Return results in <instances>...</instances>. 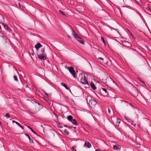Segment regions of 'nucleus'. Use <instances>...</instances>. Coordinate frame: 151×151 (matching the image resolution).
Returning <instances> with one entry per match:
<instances>
[{"mask_svg": "<svg viewBox=\"0 0 151 151\" xmlns=\"http://www.w3.org/2000/svg\"><path fill=\"white\" fill-rule=\"evenodd\" d=\"M106 85L110 88H112V86L116 85V84L114 81L111 78H108L106 79Z\"/></svg>", "mask_w": 151, "mask_h": 151, "instance_id": "1", "label": "nucleus"}, {"mask_svg": "<svg viewBox=\"0 0 151 151\" xmlns=\"http://www.w3.org/2000/svg\"><path fill=\"white\" fill-rule=\"evenodd\" d=\"M67 68L68 70H69V72L72 75L74 78H77V76L76 73L72 67H68Z\"/></svg>", "mask_w": 151, "mask_h": 151, "instance_id": "2", "label": "nucleus"}, {"mask_svg": "<svg viewBox=\"0 0 151 151\" xmlns=\"http://www.w3.org/2000/svg\"><path fill=\"white\" fill-rule=\"evenodd\" d=\"M81 76L82 77V78H81V82L83 84H88V82L86 79L85 75L81 74Z\"/></svg>", "mask_w": 151, "mask_h": 151, "instance_id": "3", "label": "nucleus"}, {"mask_svg": "<svg viewBox=\"0 0 151 151\" xmlns=\"http://www.w3.org/2000/svg\"><path fill=\"white\" fill-rule=\"evenodd\" d=\"M68 119L71 123L75 125H78V123L76 121V120L74 119H73V117L70 115H69L68 116Z\"/></svg>", "mask_w": 151, "mask_h": 151, "instance_id": "4", "label": "nucleus"}, {"mask_svg": "<svg viewBox=\"0 0 151 151\" xmlns=\"http://www.w3.org/2000/svg\"><path fill=\"white\" fill-rule=\"evenodd\" d=\"M122 104L123 106L125 108H127L128 106L133 107V106L131 103H129L128 102L124 100H122Z\"/></svg>", "mask_w": 151, "mask_h": 151, "instance_id": "5", "label": "nucleus"}, {"mask_svg": "<svg viewBox=\"0 0 151 151\" xmlns=\"http://www.w3.org/2000/svg\"><path fill=\"white\" fill-rule=\"evenodd\" d=\"M89 104L91 106L93 107L96 104V102L94 99H91L89 100Z\"/></svg>", "mask_w": 151, "mask_h": 151, "instance_id": "6", "label": "nucleus"}, {"mask_svg": "<svg viewBox=\"0 0 151 151\" xmlns=\"http://www.w3.org/2000/svg\"><path fill=\"white\" fill-rule=\"evenodd\" d=\"M38 58L41 60H45L46 58V55L45 54H40L38 55Z\"/></svg>", "mask_w": 151, "mask_h": 151, "instance_id": "7", "label": "nucleus"}, {"mask_svg": "<svg viewBox=\"0 0 151 151\" xmlns=\"http://www.w3.org/2000/svg\"><path fill=\"white\" fill-rule=\"evenodd\" d=\"M84 147H86L88 148H90L91 147V145L89 142L86 141L85 142V143L84 145Z\"/></svg>", "mask_w": 151, "mask_h": 151, "instance_id": "8", "label": "nucleus"}, {"mask_svg": "<svg viewBox=\"0 0 151 151\" xmlns=\"http://www.w3.org/2000/svg\"><path fill=\"white\" fill-rule=\"evenodd\" d=\"M72 34L75 38L78 39V37H79V35L76 34L74 30H72Z\"/></svg>", "mask_w": 151, "mask_h": 151, "instance_id": "9", "label": "nucleus"}, {"mask_svg": "<svg viewBox=\"0 0 151 151\" xmlns=\"http://www.w3.org/2000/svg\"><path fill=\"white\" fill-rule=\"evenodd\" d=\"M42 47V46L41 45V44L39 43H38L37 44H36L35 46V47L37 50L39 48Z\"/></svg>", "mask_w": 151, "mask_h": 151, "instance_id": "10", "label": "nucleus"}, {"mask_svg": "<svg viewBox=\"0 0 151 151\" xmlns=\"http://www.w3.org/2000/svg\"><path fill=\"white\" fill-rule=\"evenodd\" d=\"M113 149L115 150H119L120 149V147L119 145H115L114 146Z\"/></svg>", "mask_w": 151, "mask_h": 151, "instance_id": "11", "label": "nucleus"}, {"mask_svg": "<svg viewBox=\"0 0 151 151\" xmlns=\"http://www.w3.org/2000/svg\"><path fill=\"white\" fill-rule=\"evenodd\" d=\"M78 41L81 44H84V41L80 37H78Z\"/></svg>", "mask_w": 151, "mask_h": 151, "instance_id": "12", "label": "nucleus"}, {"mask_svg": "<svg viewBox=\"0 0 151 151\" xmlns=\"http://www.w3.org/2000/svg\"><path fill=\"white\" fill-rule=\"evenodd\" d=\"M62 86L64 87L66 89L68 90L69 89V88L67 86V85L64 83H61Z\"/></svg>", "mask_w": 151, "mask_h": 151, "instance_id": "13", "label": "nucleus"}, {"mask_svg": "<svg viewBox=\"0 0 151 151\" xmlns=\"http://www.w3.org/2000/svg\"><path fill=\"white\" fill-rule=\"evenodd\" d=\"M91 86L92 88L94 90H95L96 89V88L94 84L93 83H91Z\"/></svg>", "mask_w": 151, "mask_h": 151, "instance_id": "14", "label": "nucleus"}, {"mask_svg": "<svg viewBox=\"0 0 151 151\" xmlns=\"http://www.w3.org/2000/svg\"><path fill=\"white\" fill-rule=\"evenodd\" d=\"M3 27L6 29H9L8 26L5 24H3Z\"/></svg>", "mask_w": 151, "mask_h": 151, "instance_id": "15", "label": "nucleus"}, {"mask_svg": "<svg viewBox=\"0 0 151 151\" xmlns=\"http://www.w3.org/2000/svg\"><path fill=\"white\" fill-rule=\"evenodd\" d=\"M16 124L18 126H19L22 129H23L24 128L18 122H17L16 123Z\"/></svg>", "mask_w": 151, "mask_h": 151, "instance_id": "16", "label": "nucleus"}, {"mask_svg": "<svg viewBox=\"0 0 151 151\" xmlns=\"http://www.w3.org/2000/svg\"><path fill=\"white\" fill-rule=\"evenodd\" d=\"M59 12L61 14L65 16H66V15L65 13H64L61 10H59Z\"/></svg>", "mask_w": 151, "mask_h": 151, "instance_id": "17", "label": "nucleus"}, {"mask_svg": "<svg viewBox=\"0 0 151 151\" xmlns=\"http://www.w3.org/2000/svg\"><path fill=\"white\" fill-rule=\"evenodd\" d=\"M4 116L6 117V118L8 119L10 117V115L8 114H6L4 115Z\"/></svg>", "mask_w": 151, "mask_h": 151, "instance_id": "18", "label": "nucleus"}, {"mask_svg": "<svg viewBox=\"0 0 151 151\" xmlns=\"http://www.w3.org/2000/svg\"><path fill=\"white\" fill-rule=\"evenodd\" d=\"M64 132L67 135H68L69 134V132L66 129H64Z\"/></svg>", "mask_w": 151, "mask_h": 151, "instance_id": "19", "label": "nucleus"}, {"mask_svg": "<svg viewBox=\"0 0 151 151\" xmlns=\"http://www.w3.org/2000/svg\"><path fill=\"white\" fill-rule=\"evenodd\" d=\"M41 53H43L45 52V48H42L41 49Z\"/></svg>", "mask_w": 151, "mask_h": 151, "instance_id": "20", "label": "nucleus"}, {"mask_svg": "<svg viewBox=\"0 0 151 151\" xmlns=\"http://www.w3.org/2000/svg\"><path fill=\"white\" fill-rule=\"evenodd\" d=\"M14 78L15 81H18L17 77L16 76H14Z\"/></svg>", "mask_w": 151, "mask_h": 151, "instance_id": "21", "label": "nucleus"}, {"mask_svg": "<svg viewBox=\"0 0 151 151\" xmlns=\"http://www.w3.org/2000/svg\"><path fill=\"white\" fill-rule=\"evenodd\" d=\"M101 40H102V41L104 43H105V40L104 39V38L103 37H101Z\"/></svg>", "mask_w": 151, "mask_h": 151, "instance_id": "22", "label": "nucleus"}, {"mask_svg": "<svg viewBox=\"0 0 151 151\" xmlns=\"http://www.w3.org/2000/svg\"><path fill=\"white\" fill-rule=\"evenodd\" d=\"M102 90L103 91H104L106 93H107V91L106 89L103 88H102Z\"/></svg>", "mask_w": 151, "mask_h": 151, "instance_id": "23", "label": "nucleus"}, {"mask_svg": "<svg viewBox=\"0 0 151 151\" xmlns=\"http://www.w3.org/2000/svg\"><path fill=\"white\" fill-rule=\"evenodd\" d=\"M29 142L31 143H33V140L31 139L30 138V139H29Z\"/></svg>", "mask_w": 151, "mask_h": 151, "instance_id": "24", "label": "nucleus"}, {"mask_svg": "<svg viewBox=\"0 0 151 151\" xmlns=\"http://www.w3.org/2000/svg\"><path fill=\"white\" fill-rule=\"evenodd\" d=\"M24 134L26 136H27V137L29 139H30V137L27 134Z\"/></svg>", "mask_w": 151, "mask_h": 151, "instance_id": "25", "label": "nucleus"}, {"mask_svg": "<svg viewBox=\"0 0 151 151\" xmlns=\"http://www.w3.org/2000/svg\"><path fill=\"white\" fill-rule=\"evenodd\" d=\"M30 129L32 131V132H33V133L36 134V133L33 130L32 128H30Z\"/></svg>", "mask_w": 151, "mask_h": 151, "instance_id": "26", "label": "nucleus"}, {"mask_svg": "<svg viewBox=\"0 0 151 151\" xmlns=\"http://www.w3.org/2000/svg\"><path fill=\"white\" fill-rule=\"evenodd\" d=\"M146 9L147 10H150V7L149 6L147 7L146 8Z\"/></svg>", "mask_w": 151, "mask_h": 151, "instance_id": "27", "label": "nucleus"}, {"mask_svg": "<svg viewBox=\"0 0 151 151\" xmlns=\"http://www.w3.org/2000/svg\"><path fill=\"white\" fill-rule=\"evenodd\" d=\"M98 59H100L101 60H104V59L102 58H100V57H99L98 58Z\"/></svg>", "mask_w": 151, "mask_h": 151, "instance_id": "28", "label": "nucleus"}, {"mask_svg": "<svg viewBox=\"0 0 151 151\" xmlns=\"http://www.w3.org/2000/svg\"><path fill=\"white\" fill-rule=\"evenodd\" d=\"M108 112L110 114L111 113V111L110 109L109 108H108Z\"/></svg>", "mask_w": 151, "mask_h": 151, "instance_id": "29", "label": "nucleus"}, {"mask_svg": "<svg viewBox=\"0 0 151 151\" xmlns=\"http://www.w3.org/2000/svg\"><path fill=\"white\" fill-rule=\"evenodd\" d=\"M95 151H101V150L99 149H97Z\"/></svg>", "mask_w": 151, "mask_h": 151, "instance_id": "30", "label": "nucleus"}, {"mask_svg": "<svg viewBox=\"0 0 151 151\" xmlns=\"http://www.w3.org/2000/svg\"><path fill=\"white\" fill-rule=\"evenodd\" d=\"M137 147H140V145L137 144Z\"/></svg>", "mask_w": 151, "mask_h": 151, "instance_id": "31", "label": "nucleus"}, {"mask_svg": "<svg viewBox=\"0 0 151 151\" xmlns=\"http://www.w3.org/2000/svg\"><path fill=\"white\" fill-rule=\"evenodd\" d=\"M12 122L13 123H15L16 124V123H17V122H16L15 121H14V120H13Z\"/></svg>", "mask_w": 151, "mask_h": 151, "instance_id": "32", "label": "nucleus"}, {"mask_svg": "<svg viewBox=\"0 0 151 151\" xmlns=\"http://www.w3.org/2000/svg\"><path fill=\"white\" fill-rule=\"evenodd\" d=\"M74 150V148L73 147L72 148V151H73Z\"/></svg>", "mask_w": 151, "mask_h": 151, "instance_id": "33", "label": "nucleus"}, {"mask_svg": "<svg viewBox=\"0 0 151 151\" xmlns=\"http://www.w3.org/2000/svg\"><path fill=\"white\" fill-rule=\"evenodd\" d=\"M1 18H2V19H3L4 20V17L3 16H1Z\"/></svg>", "mask_w": 151, "mask_h": 151, "instance_id": "34", "label": "nucleus"}, {"mask_svg": "<svg viewBox=\"0 0 151 151\" xmlns=\"http://www.w3.org/2000/svg\"><path fill=\"white\" fill-rule=\"evenodd\" d=\"M45 94L47 96H48V94L47 93H45Z\"/></svg>", "mask_w": 151, "mask_h": 151, "instance_id": "35", "label": "nucleus"}, {"mask_svg": "<svg viewBox=\"0 0 151 151\" xmlns=\"http://www.w3.org/2000/svg\"><path fill=\"white\" fill-rule=\"evenodd\" d=\"M2 124L1 122L0 121V125L1 126Z\"/></svg>", "mask_w": 151, "mask_h": 151, "instance_id": "36", "label": "nucleus"}, {"mask_svg": "<svg viewBox=\"0 0 151 151\" xmlns=\"http://www.w3.org/2000/svg\"><path fill=\"white\" fill-rule=\"evenodd\" d=\"M28 128H29L30 129V128H31L29 126H28Z\"/></svg>", "mask_w": 151, "mask_h": 151, "instance_id": "37", "label": "nucleus"}, {"mask_svg": "<svg viewBox=\"0 0 151 151\" xmlns=\"http://www.w3.org/2000/svg\"><path fill=\"white\" fill-rule=\"evenodd\" d=\"M133 125H134V126L135 127L136 126V125L135 124H134Z\"/></svg>", "mask_w": 151, "mask_h": 151, "instance_id": "38", "label": "nucleus"}, {"mask_svg": "<svg viewBox=\"0 0 151 151\" xmlns=\"http://www.w3.org/2000/svg\"><path fill=\"white\" fill-rule=\"evenodd\" d=\"M135 0V1H138L139 0Z\"/></svg>", "mask_w": 151, "mask_h": 151, "instance_id": "39", "label": "nucleus"}, {"mask_svg": "<svg viewBox=\"0 0 151 151\" xmlns=\"http://www.w3.org/2000/svg\"><path fill=\"white\" fill-rule=\"evenodd\" d=\"M140 81H142V80H140Z\"/></svg>", "mask_w": 151, "mask_h": 151, "instance_id": "40", "label": "nucleus"}, {"mask_svg": "<svg viewBox=\"0 0 151 151\" xmlns=\"http://www.w3.org/2000/svg\"><path fill=\"white\" fill-rule=\"evenodd\" d=\"M64 126L65 127H66V125H65Z\"/></svg>", "mask_w": 151, "mask_h": 151, "instance_id": "41", "label": "nucleus"}, {"mask_svg": "<svg viewBox=\"0 0 151 151\" xmlns=\"http://www.w3.org/2000/svg\"><path fill=\"white\" fill-rule=\"evenodd\" d=\"M75 151H76V150H75Z\"/></svg>", "mask_w": 151, "mask_h": 151, "instance_id": "42", "label": "nucleus"}, {"mask_svg": "<svg viewBox=\"0 0 151 151\" xmlns=\"http://www.w3.org/2000/svg\"><path fill=\"white\" fill-rule=\"evenodd\" d=\"M142 82H143V83H144V82L143 81H142Z\"/></svg>", "mask_w": 151, "mask_h": 151, "instance_id": "43", "label": "nucleus"}, {"mask_svg": "<svg viewBox=\"0 0 151 151\" xmlns=\"http://www.w3.org/2000/svg\"><path fill=\"white\" fill-rule=\"evenodd\" d=\"M37 103L39 105V103Z\"/></svg>", "mask_w": 151, "mask_h": 151, "instance_id": "44", "label": "nucleus"}, {"mask_svg": "<svg viewBox=\"0 0 151 151\" xmlns=\"http://www.w3.org/2000/svg\"><path fill=\"white\" fill-rule=\"evenodd\" d=\"M60 127V128H62V127Z\"/></svg>", "mask_w": 151, "mask_h": 151, "instance_id": "45", "label": "nucleus"}]
</instances>
